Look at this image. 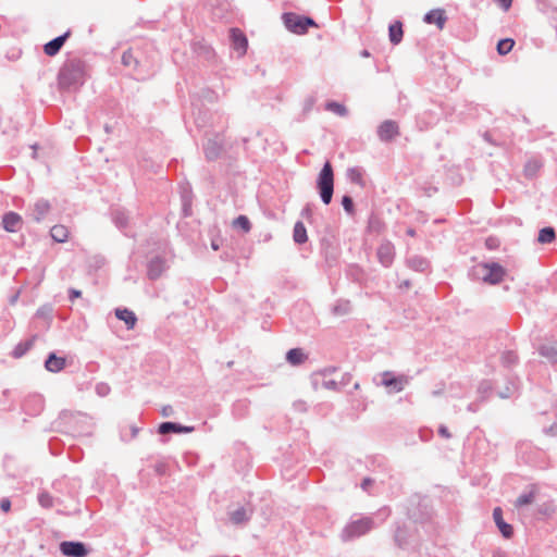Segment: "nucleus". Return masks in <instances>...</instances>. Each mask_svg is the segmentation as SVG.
I'll return each mask as SVG.
<instances>
[{
	"label": "nucleus",
	"instance_id": "obj_10",
	"mask_svg": "<svg viewBox=\"0 0 557 557\" xmlns=\"http://www.w3.org/2000/svg\"><path fill=\"white\" fill-rule=\"evenodd\" d=\"M302 16H299L296 13H284L283 21L285 27L295 33V34H305V28L302 26Z\"/></svg>",
	"mask_w": 557,
	"mask_h": 557
},
{
	"label": "nucleus",
	"instance_id": "obj_38",
	"mask_svg": "<svg viewBox=\"0 0 557 557\" xmlns=\"http://www.w3.org/2000/svg\"><path fill=\"white\" fill-rule=\"evenodd\" d=\"M502 361L505 366H511L517 361V355L513 351H505L502 355Z\"/></svg>",
	"mask_w": 557,
	"mask_h": 557
},
{
	"label": "nucleus",
	"instance_id": "obj_7",
	"mask_svg": "<svg viewBox=\"0 0 557 557\" xmlns=\"http://www.w3.org/2000/svg\"><path fill=\"white\" fill-rule=\"evenodd\" d=\"M376 256H377L380 263L383 267L388 268L393 263V260H394V256H395L394 246L389 242L382 243L377 248Z\"/></svg>",
	"mask_w": 557,
	"mask_h": 557
},
{
	"label": "nucleus",
	"instance_id": "obj_4",
	"mask_svg": "<svg viewBox=\"0 0 557 557\" xmlns=\"http://www.w3.org/2000/svg\"><path fill=\"white\" fill-rule=\"evenodd\" d=\"M505 274L506 270L497 262L480 263L474 268V275L492 285L500 283Z\"/></svg>",
	"mask_w": 557,
	"mask_h": 557
},
{
	"label": "nucleus",
	"instance_id": "obj_55",
	"mask_svg": "<svg viewBox=\"0 0 557 557\" xmlns=\"http://www.w3.org/2000/svg\"><path fill=\"white\" fill-rule=\"evenodd\" d=\"M410 282L409 281H404L401 284H400V287H406V288H409L410 287Z\"/></svg>",
	"mask_w": 557,
	"mask_h": 557
},
{
	"label": "nucleus",
	"instance_id": "obj_34",
	"mask_svg": "<svg viewBox=\"0 0 557 557\" xmlns=\"http://www.w3.org/2000/svg\"><path fill=\"white\" fill-rule=\"evenodd\" d=\"M234 227L242 228L245 233H248L251 228V223L246 215L237 216L233 222Z\"/></svg>",
	"mask_w": 557,
	"mask_h": 557
},
{
	"label": "nucleus",
	"instance_id": "obj_16",
	"mask_svg": "<svg viewBox=\"0 0 557 557\" xmlns=\"http://www.w3.org/2000/svg\"><path fill=\"white\" fill-rule=\"evenodd\" d=\"M50 203L48 200L39 199L34 203L32 218L36 222H41L50 211Z\"/></svg>",
	"mask_w": 557,
	"mask_h": 557
},
{
	"label": "nucleus",
	"instance_id": "obj_8",
	"mask_svg": "<svg viewBox=\"0 0 557 557\" xmlns=\"http://www.w3.org/2000/svg\"><path fill=\"white\" fill-rule=\"evenodd\" d=\"M168 269L166 262L161 257L152 258L147 265V275L150 280L159 278Z\"/></svg>",
	"mask_w": 557,
	"mask_h": 557
},
{
	"label": "nucleus",
	"instance_id": "obj_17",
	"mask_svg": "<svg viewBox=\"0 0 557 557\" xmlns=\"http://www.w3.org/2000/svg\"><path fill=\"white\" fill-rule=\"evenodd\" d=\"M66 361L63 357H58L54 352L49 354L48 358L45 361V368L49 372H60L65 368Z\"/></svg>",
	"mask_w": 557,
	"mask_h": 557
},
{
	"label": "nucleus",
	"instance_id": "obj_44",
	"mask_svg": "<svg viewBox=\"0 0 557 557\" xmlns=\"http://www.w3.org/2000/svg\"><path fill=\"white\" fill-rule=\"evenodd\" d=\"M97 393L101 396H106L109 393V386L106 384L97 385Z\"/></svg>",
	"mask_w": 557,
	"mask_h": 557
},
{
	"label": "nucleus",
	"instance_id": "obj_11",
	"mask_svg": "<svg viewBox=\"0 0 557 557\" xmlns=\"http://www.w3.org/2000/svg\"><path fill=\"white\" fill-rule=\"evenodd\" d=\"M252 509L250 507L240 506L228 512L230 520L233 524H245L251 518Z\"/></svg>",
	"mask_w": 557,
	"mask_h": 557
},
{
	"label": "nucleus",
	"instance_id": "obj_59",
	"mask_svg": "<svg viewBox=\"0 0 557 557\" xmlns=\"http://www.w3.org/2000/svg\"><path fill=\"white\" fill-rule=\"evenodd\" d=\"M306 214H309V209L308 208L302 210V215H306Z\"/></svg>",
	"mask_w": 557,
	"mask_h": 557
},
{
	"label": "nucleus",
	"instance_id": "obj_27",
	"mask_svg": "<svg viewBox=\"0 0 557 557\" xmlns=\"http://www.w3.org/2000/svg\"><path fill=\"white\" fill-rule=\"evenodd\" d=\"M540 355L552 363H557V347L552 345H542L539 349Z\"/></svg>",
	"mask_w": 557,
	"mask_h": 557
},
{
	"label": "nucleus",
	"instance_id": "obj_33",
	"mask_svg": "<svg viewBox=\"0 0 557 557\" xmlns=\"http://www.w3.org/2000/svg\"><path fill=\"white\" fill-rule=\"evenodd\" d=\"M351 306L350 301L348 300H339L337 304L333 307V313L335 315H345L350 312Z\"/></svg>",
	"mask_w": 557,
	"mask_h": 557
},
{
	"label": "nucleus",
	"instance_id": "obj_20",
	"mask_svg": "<svg viewBox=\"0 0 557 557\" xmlns=\"http://www.w3.org/2000/svg\"><path fill=\"white\" fill-rule=\"evenodd\" d=\"M115 317L119 319V320H122L124 321V323L126 324V327L127 330H133L136 325V322H137V318L135 315V313L126 308H117L115 309Z\"/></svg>",
	"mask_w": 557,
	"mask_h": 557
},
{
	"label": "nucleus",
	"instance_id": "obj_45",
	"mask_svg": "<svg viewBox=\"0 0 557 557\" xmlns=\"http://www.w3.org/2000/svg\"><path fill=\"white\" fill-rule=\"evenodd\" d=\"M301 21H302V26L305 28V33L307 32L309 26H314L315 25L314 21L312 18H310V17H302Z\"/></svg>",
	"mask_w": 557,
	"mask_h": 557
},
{
	"label": "nucleus",
	"instance_id": "obj_51",
	"mask_svg": "<svg viewBox=\"0 0 557 557\" xmlns=\"http://www.w3.org/2000/svg\"><path fill=\"white\" fill-rule=\"evenodd\" d=\"M395 542L397 543L398 546H403L405 543L400 530H397L395 534Z\"/></svg>",
	"mask_w": 557,
	"mask_h": 557
},
{
	"label": "nucleus",
	"instance_id": "obj_5",
	"mask_svg": "<svg viewBox=\"0 0 557 557\" xmlns=\"http://www.w3.org/2000/svg\"><path fill=\"white\" fill-rule=\"evenodd\" d=\"M381 385L392 388V392H401L404 387L409 383V379L406 375L395 376L391 371H384L381 373Z\"/></svg>",
	"mask_w": 557,
	"mask_h": 557
},
{
	"label": "nucleus",
	"instance_id": "obj_22",
	"mask_svg": "<svg viewBox=\"0 0 557 557\" xmlns=\"http://www.w3.org/2000/svg\"><path fill=\"white\" fill-rule=\"evenodd\" d=\"M407 264L410 269L418 271V272H424L429 268V261L419 256H412L407 259Z\"/></svg>",
	"mask_w": 557,
	"mask_h": 557
},
{
	"label": "nucleus",
	"instance_id": "obj_60",
	"mask_svg": "<svg viewBox=\"0 0 557 557\" xmlns=\"http://www.w3.org/2000/svg\"><path fill=\"white\" fill-rule=\"evenodd\" d=\"M212 248H213L214 250H218V249H219V246L213 242V243H212Z\"/></svg>",
	"mask_w": 557,
	"mask_h": 557
},
{
	"label": "nucleus",
	"instance_id": "obj_14",
	"mask_svg": "<svg viewBox=\"0 0 557 557\" xmlns=\"http://www.w3.org/2000/svg\"><path fill=\"white\" fill-rule=\"evenodd\" d=\"M493 519L504 537L510 539L513 534L512 527L503 519V511L499 507L493 510Z\"/></svg>",
	"mask_w": 557,
	"mask_h": 557
},
{
	"label": "nucleus",
	"instance_id": "obj_1",
	"mask_svg": "<svg viewBox=\"0 0 557 557\" xmlns=\"http://www.w3.org/2000/svg\"><path fill=\"white\" fill-rule=\"evenodd\" d=\"M59 85L71 88L81 85L84 79V66L79 60H70L63 64L59 72Z\"/></svg>",
	"mask_w": 557,
	"mask_h": 557
},
{
	"label": "nucleus",
	"instance_id": "obj_28",
	"mask_svg": "<svg viewBox=\"0 0 557 557\" xmlns=\"http://www.w3.org/2000/svg\"><path fill=\"white\" fill-rule=\"evenodd\" d=\"M51 237L58 243H64L69 237V231L63 225H54L50 231Z\"/></svg>",
	"mask_w": 557,
	"mask_h": 557
},
{
	"label": "nucleus",
	"instance_id": "obj_43",
	"mask_svg": "<svg viewBox=\"0 0 557 557\" xmlns=\"http://www.w3.org/2000/svg\"><path fill=\"white\" fill-rule=\"evenodd\" d=\"M544 432L549 436H557V423H554L549 428L544 429Z\"/></svg>",
	"mask_w": 557,
	"mask_h": 557
},
{
	"label": "nucleus",
	"instance_id": "obj_23",
	"mask_svg": "<svg viewBox=\"0 0 557 557\" xmlns=\"http://www.w3.org/2000/svg\"><path fill=\"white\" fill-rule=\"evenodd\" d=\"M293 239L296 244H305L308 240L307 230L301 221H298L294 225Z\"/></svg>",
	"mask_w": 557,
	"mask_h": 557
},
{
	"label": "nucleus",
	"instance_id": "obj_39",
	"mask_svg": "<svg viewBox=\"0 0 557 557\" xmlns=\"http://www.w3.org/2000/svg\"><path fill=\"white\" fill-rule=\"evenodd\" d=\"M342 206L347 213L351 214L354 212V201L350 196H344L342 198Z\"/></svg>",
	"mask_w": 557,
	"mask_h": 557
},
{
	"label": "nucleus",
	"instance_id": "obj_29",
	"mask_svg": "<svg viewBox=\"0 0 557 557\" xmlns=\"http://www.w3.org/2000/svg\"><path fill=\"white\" fill-rule=\"evenodd\" d=\"M556 238L555 230L553 227H544L539 232L537 240L541 244H550Z\"/></svg>",
	"mask_w": 557,
	"mask_h": 557
},
{
	"label": "nucleus",
	"instance_id": "obj_61",
	"mask_svg": "<svg viewBox=\"0 0 557 557\" xmlns=\"http://www.w3.org/2000/svg\"><path fill=\"white\" fill-rule=\"evenodd\" d=\"M32 148H33V150H34V151H33V158H36V146H33Z\"/></svg>",
	"mask_w": 557,
	"mask_h": 557
},
{
	"label": "nucleus",
	"instance_id": "obj_18",
	"mask_svg": "<svg viewBox=\"0 0 557 557\" xmlns=\"http://www.w3.org/2000/svg\"><path fill=\"white\" fill-rule=\"evenodd\" d=\"M69 35H70V33L67 32L61 36L55 37L54 39L50 40L49 42H47L44 47L45 53L50 57L55 55L60 51L62 46L64 45Z\"/></svg>",
	"mask_w": 557,
	"mask_h": 557
},
{
	"label": "nucleus",
	"instance_id": "obj_26",
	"mask_svg": "<svg viewBox=\"0 0 557 557\" xmlns=\"http://www.w3.org/2000/svg\"><path fill=\"white\" fill-rule=\"evenodd\" d=\"M306 359L304 351L300 348H293L287 351L286 360L293 366L301 364Z\"/></svg>",
	"mask_w": 557,
	"mask_h": 557
},
{
	"label": "nucleus",
	"instance_id": "obj_31",
	"mask_svg": "<svg viewBox=\"0 0 557 557\" xmlns=\"http://www.w3.org/2000/svg\"><path fill=\"white\" fill-rule=\"evenodd\" d=\"M541 168L542 163L537 159H531L524 165V174L528 177H533L537 174Z\"/></svg>",
	"mask_w": 557,
	"mask_h": 557
},
{
	"label": "nucleus",
	"instance_id": "obj_63",
	"mask_svg": "<svg viewBox=\"0 0 557 557\" xmlns=\"http://www.w3.org/2000/svg\"><path fill=\"white\" fill-rule=\"evenodd\" d=\"M304 407H305V404H304V403H300V404L298 405V408L305 409Z\"/></svg>",
	"mask_w": 557,
	"mask_h": 557
},
{
	"label": "nucleus",
	"instance_id": "obj_53",
	"mask_svg": "<svg viewBox=\"0 0 557 557\" xmlns=\"http://www.w3.org/2000/svg\"><path fill=\"white\" fill-rule=\"evenodd\" d=\"M81 292L77 289H71L70 290V299L73 300L74 298H77L81 296Z\"/></svg>",
	"mask_w": 557,
	"mask_h": 557
},
{
	"label": "nucleus",
	"instance_id": "obj_50",
	"mask_svg": "<svg viewBox=\"0 0 557 557\" xmlns=\"http://www.w3.org/2000/svg\"><path fill=\"white\" fill-rule=\"evenodd\" d=\"M173 413L172 406L168 405L162 408V416L163 417H170Z\"/></svg>",
	"mask_w": 557,
	"mask_h": 557
},
{
	"label": "nucleus",
	"instance_id": "obj_41",
	"mask_svg": "<svg viewBox=\"0 0 557 557\" xmlns=\"http://www.w3.org/2000/svg\"><path fill=\"white\" fill-rule=\"evenodd\" d=\"M30 346H32V342H27L25 344L17 345L16 348L14 349V356L15 357L23 356L29 349Z\"/></svg>",
	"mask_w": 557,
	"mask_h": 557
},
{
	"label": "nucleus",
	"instance_id": "obj_36",
	"mask_svg": "<svg viewBox=\"0 0 557 557\" xmlns=\"http://www.w3.org/2000/svg\"><path fill=\"white\" fill-rule=\"evenodd\" d=\"M113 220H114V223L116 224V226L120 228L125 227L128 223V216L126 215L125 212L120 211V210L114 212Z\"/></svg>",
	"mask_w": 557,
	"mask_h": 557
},
{
	"label": "nucleus",
	"instance_id": "obj_35",
	"mask_svg": "<svg viewBox=\"0 0 557 557\" xmlns=\"http://www.w3.org/2000/svg\"><path fill=\"white\" fill-rule=\"evenodd\" d=\"M325 108L326 110L332 111L339 116H345L347 114V109L345 108V106L335 101L327 102Z\"/></svg>",
	"mask_w": 557,
	"mask_h": 557
},
{
	"label": "nucleus",
	"instance_id": "obj_62",
	"mask_svg": "<svg viewBox=\"0 0 557 557\" xmlns=\"http://www.w3.org/2000/svg\"><path fill=\"white\" fill-rule=\"evenodd\" d=\"M304 407H305V404H304V403H300V404L298 405V408L305 409Z\"/></svg>",
	"mask_w": 557,
	"mask_h": 557
},
{
	"label": "nucleus",
	"instance_id": "obj_56",
	"mask_svg": "<svg viewBox=\"0 0 557 557\" xmlns=\"http://www.w3.org/2000/svg\"><path fill=\"white\" fill-rule=\"evenodd\" d=\"M360 54H361V57H363V58H368V57H370V52H369L368 50H362Z\"/></svg>",
	"mask_w": 557,
	"mask_h": 557
},
{
	"label": "nucleus",
	"instance_id": "obj_52",
	"mask_svg": "<svg viewBox=\"0 0 557 557\" xmlns=\"http://www.w3.org/2000/svg\"><path fill=\"white\" fill-rule=\"evenodd\" d=\"M372 484V480L369 479V478H366L363 479L362 483H361V487L367 491L368 487Z\"/></svg>",
	"mask_w": 557,
	"mask_h": 557
},
{
	"label": "nucleus",
	"instance_id": "obj_46",
	"mask_svg": "<svg viewBox=\"0 0 557 557\" xmlns=\"http://www.w3.org/2000/svg\"><path fill=\"white\" fill-rule=\"evenodd\" d=\"M488 249H494L498 246V240L496 238L490 237L485 242Z\"/></svg>",
	"mask_w": 557,
	"mask_h": 557
},
{
	"label": "nucleus",
	"instance_id": "obj_49",
	"mask_svg": "<svg viewBox=\"0 0 557 557\" xmlns=\"http://www.w3.org/2000/svg\"><path fill=\"white\" fill-rule=\"evenodd\" d=\"M500 4V7L507 11L511 7L512 0H497Z\"/></svg>",
	"mask_w": 557,
	"mask_h": 557
},
{
	"label": "nucleus",
	"instance_id": "obj_42",
	"mask_svg": "<svg viewBox=\"0 0 557 557\" xmlns=\"http://www.w3.org/2000/svg\"><path fill=\"white\" fill-rule=\"evenodd\" d=\"M134 61L133 54L131 52H124L122 55V62L126 66H131Z\"/></svg>",
	"mask_w": 557,
	"mask_h": 557
},
{
	"label": "nucleus",
	"instance_id": "obj_32",
	"mask_svg": "<svg viewBox=\"0 0 557 557\" xmlns=\"http://www.w3.org/2000/svg\"><path fill=\"white\" fill-rule=\"evenodd\" d=\"M535 499V493L533 491H530L528 493L521 494L515 502V506L517 508L530 505Z\"/></svg>",
	"mask_w": 557,
	"mask_h": 557
},
{
	"label": "nucleus",
	"instance_id": "obj_19",
	"mask_svg": "<svg viewBox=\"0 0 557 557\" xmlns=\"http://www.w3.org/2000/svg\"><path fill=\"white\" fill-rule=\"evenodd\" d=\"M194 431V426H185L175 422H163L159 425L160 434L169 433H190Z\"/></svg>",
	"mask_w": 557,
	"mask_h": 557
},
{
	"label": "nucleus",
	"instance_id": "obj_48",
	"mask_svg": "<svg viewBox=\"0 0 557 557\" xmlns=\"http://www.w3.org/2000/svg\"><path fill=\"white\" fill-rule=\"evenodd\" d=\"M10 507H11V503L9 499L4 498L1 500L0 503V508L4 511V512H8L10 510Z\"/></svg>",
	"mask_w": 557,
	"mask_h": 557
},
{
	"label": "nucleus",
	"instance_id": "obj_54",
	"mask_svg": "<svg viewBox=\"0 0 557 557\" xmlns=\"http://www.w3.org/2000/svg\"><path fill=\"white\" fill-rule=\"evenodd\" d=\"M499 396H500L502 398H507V397H509V396H510L509 388H507V389H506V391H504V392H500V393H499Z\"/></svg>",
	"mask_w": 557,
	"mask_h": 557
},
{
	"label": "nucleus",
	"instance_id": "obj_64",
	"mask_svg": "<svg viewBox=\"0 0 557 557\" xmlns=\"http://www.w3.org/2000/svg\"><path fill=\"white\" fill-rule=\"evenodd\" d=\"M359 387H360L359 383H356V384L354 385V388H355V389H358Z\"/></svg>",
	"mask_w": 557,
	"mask_h": 557
},
{
	"label": "nucleus",
	"instance_id": "obj_9",
	"mask_svg": "<svg viewBox=\"0 0 557 557\" xmlns=\"http://www.w3.org/2000/svg\"><path fill=\"white\" fill-rule=\"evenodd\" d=\"M398 135V125L392 120L384 121L377 128V136L382 141H388Z\"/></svg>",
	"mask_w": 557,
	"mask_h": 557
},
{
	"label": "nucleus",
	"instance_id": "obj_12",
	"mask_svg": "<svg viewBox=\"0 0 557 557\" xmlns=\"http://www.w3.org/2000/svg\"><path fill=\"white\" fill-rule=\"evenodd\" d=\"M231 39L234 50L238 52L239 57L244 55L248 47V41L243 32L236 28L232 29Z\"/></svg>",
	"mask_w": 557,
	"mask_h": 557
},
{
	"label": "nucleus",
	"instance_id": "obj_3",
	"mask_svg": "<svg viewBox=\"0 0 557 557\" xmlns=\"http://www.w3.org/2000/svg\"><path fill=\"white\" fill-rule=\"evenodd\" d=\"M317 187L322 202L329 205L332 201L334 191V173L330 161H326L321 169L317 180Z\"/></svg>",
	"mask_w": 557,
	"mask_h": 557
},
{
	"label": "nucleus",
	"instance_id": "obj_40",
	"mask_svg": "<svg viewBox=\"0 0 557 557\" xmlns=\"http://www.w3.org/2000/svg\"><path fill=\"white\" fill-rule=\"evenodd\" d=\"M39 504L42 507L49 508L53 505L52 497L48 493H41L38 497Z\"/></svg>",
	"mask_w": 557,
	"mask_h": 557
},
{
	"label": "nucleus",
	"instance_id": "obj_6",
	"mask_svg": "<svg viewBox=\"0 0 557 557\" xmlns=\"http://www.w3.org/2000/svg\"><path fill=\"white\" fill-rule=\"evenodd\" d=\"M60 552L66 557H87L89 553L84 543L74 541L62 542Z\"/></svg>",
	"mask_w": 557,
	"mask_h": 557
},
{
	"label": "nucleus",
	"instance_id": "obj_37",
	"mask_svg": "<svg viewBox=\"0 0 557 557\" xmlns=\"http://www.w3.org/2000/svg\"><path fill=\"white\" fill-rule=\"evenodd\" d=\"M513 40L512 39H503L497 45V51L499 54L504 55L507 54L513 47Z\"/></svg>",
	"mask_w": 557,
	"mask_h": 557
},
{
	"label": "nucleus",
	"instance_id": "obj_47",
	"mask_svg": "<svg viewBox=\"0 0 557 557\" xmlns=\"http://www.w3.org/2000/svg\"><path fill=\"white\" fill-rule=\"evenodd\" d=\"M438 433L441 436H443L444 438H450V433L448 431V429L445 426V425H441L438 428Z\"/></svg>",
	"mask_w": 557,
	"mask_h": 557
},
{
	"label": "nucleus",
	"instance_id": "obj_13",
	"mask_svg": "<svg viewBox=\"0 0 557 557\" xmlns=\"http://www.w3.org/2000/svg\"><path fill=\"white\" fill-rule=\"evenodd\" d=\"M22 218L15 212H8L3 215L2 224L5 231L14 233L22 227Z\"/></svg>",
	"mask_w": 557,
	"mask_h": 557
},
{
	"label": "nucleus",
	"instance_id": "obj_57",
	"mask_svg": "<svg viewBox=\"0 0 557 557\" xmlns=\"http://www.w3.org/2000/svg\"><path fill=\"white\" fill-rule=\"evenodd\" d=\"M407 234L410 235V236H414V231L412 228H409L407 231Z\"/></svg>",
	"mask_w": 557,
	"mask_h": 557
},
{
	"label": "nucleus",
	"instance_id": "obj_21",
	"mask_svg": "<svg viewBox=\"0 0 557 557\" xmlns=\"http://www.w3.org/2000/svg\"><path fill=\"white\" fill-rule=\"evenodd\" d=\"M314 388L323 387L326 389H337V383L334 380H326L324 373H315L312 376Z\"/></svg>",
	"mask_w": 557,
	"mask_h": 557
},
{
	"label": "nucleus",
	"instance_id": "obj_24",
	"mask_svg": "<svg viewBox=\"0 0 557 557\" xmlns=\"http://www.w3.org/2000/svg\"><path fill=\"white\" fill-rule=\"evenodd\" d=\"M403 25L400 22H395L389 25L388 36L393 45H398L403 39Z\"/></svg>",
	"mask_w": 557,
	"mask_h": 557
},
{
	"label": "nucleus",
	"instance_id": "obj_2",
	"mask_svg": "<svg viewBox=\"0 0 557 557\" xmlns=\"http://www.w3.org/2000/svg\"><path fill=\"white\" fill-rule=\"evenodd\" d=\"M375 528L374 520L371 517H361L349 521L342 530L339 537L343 542H350L362 535H366Z\"/></svg>",
	"mask_w": 557,
	"mask_h": 557
},
{
	"label": "nucleus",
	"instance_id": "obj_58",
	"mask_svg": "<svg viewBox=\"0 0 557 557\" xmlns=\"http://www.w3.org/2000/svg\"><path fill=\"white\" fill-rule=\"evenodd\" d=\"M312 103H313V100L310 99L309 102L307 103V109L311 108Z\"/></svg>",
	"mask_w": 557,
	"mask_h": 557
},
{
	"label": "nucleus",
	"instance_id": "obj_25",
	"mask_svg": "<svg viewBox=\"0 0 557 557\" xmlns=\"http://www.w3.org/2000/svg\"><path fill=\"white\" fill-rule=\"evenodd\" d=\"M346 176L350 182H352L361 187L364 186L363 171L361 168L355 166V168L347 169Z\"/></svg>",
	"mask_w": 557,
	"mask_h": 557
},
{
	"label": "nucleus",
	"instance_id": "obj_15",
	"mask_svg": "<svg viewBox=\"0 0 557 557\" xmlns=\"http://www.w3.org/2000/svg\"><path fill=\"white\" fill-rule=\"evenodd\" d=\"M447 17L445 11L441 9L431 10L424 15L423 21L428 24H435L438 29H443Z\"/></svg>",
	"mask_w": 557,
	"mask_h": 557
},
{
	"label": "nucleus",
	"instance_id": "obj_30",
	"mask_svg": "<svg viewBox=\"0 0 557 557\" xmlns=\"http://www.w3.org/2000/svg\"><path fill=\"white\" fill-rule=\"evenodd\" d=\"M205 153L207 159L213 160L218 158L220 153V146L218 145L216 141L209 139L205 145Z\"/></svg>",
	"mask_w": 557,
	"mask_h": 557
}]
</instances>
